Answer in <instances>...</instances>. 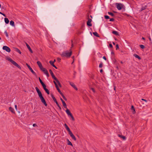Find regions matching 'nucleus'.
Wrapping results in <instances>:
<instances>
[{
  "instance_id": "7c9ffc66",
  "label": "nucleus",
  "mask_w": 152,
  "mask_h": 152,
  "mask_svg": "<svg viewBox=\"0 0 152 152\" xmlns=\"http://www.w3.org/2000/svg\"><path fill=\"white\" fill-rule=\"evenodd\" d=\"M39 81L42 85H43L44 84H45L43 83V82L42 81V80L39 77Z\"/></svg>"
},
{
  "instance_id": "49530a36",
  "label": "nucleus",
  "mask_w": 152,
  "mask_h": 152,
  "mask_svg": "<svg viewBox=\"0 0 152 152\" xmlns=\"http://www.w3.org/2000/svg\"><path fill=\"white\" fill-rule=\"evenodd\" d=\"M109 47L110 48H113V46L111 44H109Z\"/></svg>"
},
{
  "instance_id": "5701e85b",
  "label": "nucleus",
  "mask_w": 152,
  "mask_h": 152,
  "mask_svg": "<svg viewBox=\"0 0 152 152\" xmlns=\"http://www.w3.org/2000/svg\"><path fill=\"white\" fill-rule=\"evenodd\" d=\"M93 34L95 36L97 37H99V34H98L97 33V32H93Z\"/></svg>"
},
{
  "instance_id": "774afa93",
  "label": "nucleus",
  "mask_w": 152,
  "mask_h": 152,
  "mask_svg": "<svg viewBox=\"0 0 152 152\" xmlns=\"http://www.w3.org/2000/svg\"><path fill=\"white\" fill-rule=\"evenodd\" d=\"M88 19H91L89 17H88Z\"/></svg>"
},
{
  "instance_id": "9b49d317",
  "label": "nucleus",
  "mask_w": 152,
  "mask_h": 152,
  "mask_svg": "<svg viewBox=\"0 0 152 152\" xmlns=\"http://www.w3.org/2000/svg\"><path fill=\"white\" fill-rule=\"evenodd\" d=\"M70 135V136L72 137V139H73L74 140L76 141V138L75 137V136L73 135L72 132H71L69 134Z\"/></svg>"
},
{
  "instance_id": "8fccbe9b",
  "label": "nucleus",
  "mask_w": 152,
  "mask_h": 152,
  "mask_svg": "<svg viewBox=\"0 0 152 152\" xmlns=\"http://www.w3.org/2000/svg\"><path fill=\"white\" fill-rule=\"evenodd\" d=\"M0 14H2V15H3L4 16L6 17L5 15L4 14L1 13V12H0Z\"/></svg>"
},
{
  "instance_id": "f8f14e48",
  "label": "nucleus",
  "mask_w": 152,
  "mask_h": 152,
  "mask_svg": "<svg viewBox=\"0 0 152 152\" xmlns=\"http://www.w3.org/2000/svg\"><path fill=\"white\" fill-rule=\"evenodd\" d=\"M61 100L63 103V105L64 107L65 108H67V106L65 102L63 100L62 98H61Z\"/></svg>"
},
{
  "instance_id": "052dcab7",
  "label": "nucleus",
  "mask_w": 152,
  "mask_h": 152,
  "mask_svg": "<svg viewBox=\"0 0 152 152\" xmlns=\"http://www.w3.org/2000/svg\"><path fill=\"white\" fill-rule=\"evenodd\" d=\"M111 54H113V51H112L111 52Z\"/></svg>"
},
{
  "instance_id": "c85d7f7f",
  "label": "nucleus",
  "mask_w": 152,
  "mask_h": 152,
  "mask_svg": "<svg viewBox=\"0 0 152 152\" xmlns=\"http://www.w3.org/2000/svg\"><path fill=\"white\" fill-rule=\"evenodd\" d=\"M46 92L48 94H50V92H49V91L48 90V89H47V88H46V89H44Z\"/></svg>"
},
{
  "instance_id": "3c124183",
  "label": "nucleus",
  "mask_w": 152,
  "mask_h": 152,
  "mask_svg": "<svg viewBox=\"0 0 152 152\" xmlns=\"http://www.w3.org/2000/svg\"><path fill=\"white\" fill-rule=\"evenodd\" d=\"M15 108L16 110H17V106L16 105H15Z\"/></svg>"
},
{
  "instance_id": "f257e3e1",
  "label": "nucleus",
  "mask_w": 152,
  "mask_h": 152,
  "mask_svg": "<svg viewBox=\"0 0 152 152\" xmlns=\"http://www.w3.org/2000/svg\"><path fill=\"white\" fill-rule=\"evenodd\" d=\"M35 89L38 94L39 97L40 99L41 100V102L44 104L45 105V106H47V104L46 102V101L44 98L42 96V94L39 90V89L37 87H36L35 88Z\"/></svg>"
},
{
  "instance_id": "c756f323",
  "label": "nucleus",
  "mask_w": 152,
  "mask_h": 152,
  "mask_svg": "<svg viewBox=\"0 0 152 152\" xmlns=\"http://www.w3.org/2000/svg\"><path fill=\"white\" fill-rule=\"evenodd\" d=\"M131 109H132V110H133V113H135V110L134 108V107H133V106L132 105V106Z\"/></svg>"
},
{
  "instance_id": "20e7f679",
  "label": "nucleus",
  "mask_w": 152,
  "mask_h": 152,
  "mask_svg": "<svg viewBox=\"0 0 152 152\" xmlns=\"http://www.w3.org/2000/svg\"><path fill=\"white\" fill-rule=\"evenodd\" d=\"M8 60L11 62L14 65L16 66L19 69H21L20 66L15 61L13 60L11 58H8Z\"/></svg>"
},
{
  "instance_id": "4d7b16f0",
  "label": "nucleus",
  "mask_w": 152,
  "mask_h": 152,
  "mask_svg": "<svg viewBox=\"0 0 152 152\" xmlns=\"http://www.w3.org/2000/svg\"><path fill=\"white\" fill-rule=\"evenodd\" d=\"M55 102L56 103V105H57L58 104V102L57 101Z\"/></svg>"
},
{
  "instance_id": "f704fd0d",
  "label": "nucleus",
  "mask_w": 152,
  "mask_h": 152,
  "mask_svg": "<svg viewBox=\"0 0 152 152\" xmlns=\"http://www.w3.org/2000/svg\"><path fill=\"white\" fill-rule=\"evenodd\" d=\"M115 47H116V50H118V49H119V46H118V44H117L116 45Z\"/></svg>"
},
{
  "instance_id": "6ab92c4d",
  "label": "nucleus",
  "mask_w": 152,
  "mask_h": 152,
  "mask_svg": "<svg viewBox=\"0 0 152 152\" xmlns=\"http://www.w3.org/2000/svg\"><path fill=\"white\" fill-rule=\"evenodd\" d=\"M9 110L12 113H15V112L13 108H12L11 107H10L9 108Z\"/></svg>"
},
{
  "instance_id": "c03bdc74",
  "label": "nucleus",
  "mask_w": 152,
  "mask_h": 152,
  "mask_svg": "<svg viewBox=\"0 0 152 152\" xmlns=\"http://www.w3.org/2000/svg\"><path fill=\"white\" fill-rule=\"evenodd\" d=\"M57 106L58 107V108H59V109H60V110H61V106L59 105L58 104L57 105Z\"/></svg>"
},
{
  "instance_id": "13d9d810",
  "label": "nucleus",
  "mask_w": 152,
  "mask_h": 152,
  "mask_svg": "<svg viewBox=\"0 0 152 152\" xmlns=\"http://www.w3.org/2000/svg\"><path fill=\"white\" fill-rule=\"evenodd\" d=\"M142 39L144 40H145V38L144 37H142Z\"/></svg>"
},
{
  "instance_id": "393cba45",
  "label": "nucleus",
  "mask_w": 152,
  "mask_h": 152,
  "mask_svg": "<svg viewBox=\"0 0 152 152\" xmlns=\"http://www.w3.org/2000/svg\"><path fill=\"white\" fill-rule=\"evenodd\" d=\"M53 82H54V84H55V85L57 89V90L58 89H59V88H58V86L56 83V81H53Z\"/></svg>"
},
{
  "instance_id": "37998d69",
  "label": "nucleus",
  "mask_w": 152,
  "mask_h": 152,
  "mask_svg": "<svg viewBox=\"0 0 152 152\" xmlns=\"http://www.w3.org/2000/svg\"><path fill=\"white\" fill-rule=\"evenodd\" d=\"M57 106L58 107V108H59V109H60V110H61V106L59 105L58 104L57 105Z\"/></svg>"
},
{
  "instance_id": "09e8293b",
  "label": "nucleus",
  "mask_w": 152,
  "mask_h": 152,
  "mask_svg": "<svg viewBox=\"0 0 152 152\" xmlns=\"http://www.w3.org/2000/svg\"><path fill=\"white\" fill-rule=\"evenodd\" d=\"M37 125L36 124H33V126H34V127H36V126H37Z\"/></svg>"
},
{
  "instance_id": "b1692460",
  "label": "nucleus",
  "mask_w": 152,
  "mask_h": 152,
  "mask_svg": "<svg viewBox=\"0 0 152 152\" xmlns=\"http://www.w3.org/2000/svg\"><path fill=\"white\" fill-rule=\"evenodd\" d=\"M115 35L119 37L120 35L119 34V32H118L115 31Z\"/></svg>"
},
{
  "instance_id": "4c0bfd02",
  "label": "nucleus",
  "mask_w": 152,
  "mask_h": 152,
  "mask_svg": "<svg viewBox=\"0 0 152 152\" xmlns=\"http://www.w3.org/2000/svg\"><path fill=\"white\" fill-rule=\"evenodd\" d=\"M70 116L71 117L72 120L73 121H74L75 119H74V117L72 116V115H70Z\"/></svg>"
},
{
  "instance_id": "bf43d9fd",
  "label": "nucleus",
  "mask_w": 152,
  "mask_h": 152,
  "mask_svg": "<svg viewBox=\"0 0 152 152\" xmlns=\"http://www.w3.org/2000/svg\"><path fill=\"white\" fill-rule=\"evenodd\" d=\"M110 20V21H113L114 20Z\"/></svg>"
},
{
  "instance_id": "79ce46f5",
  "label": "nucleus",
  "mask_w": 152,
  "mask_h": 152,
  "mask_svg": "<svg viewBox=\"0 0 152 152\" xmlns=\"http://www.w3.org/2000/svg\"><path fill=\"white\" fill-rule=\"evenodd\" d=\"M104 18L105 19H107L109 18V16L107 15H105L104 16Z\"/></svg>"
},
{
  "instance_id": "473e14b6",
  "label": "nucleus",
  "mask_w": 152,
  "mask_h": 152,
  "mask_svg": "<svg viewBox=\"0 0 152 152\" xmlns=\"http://www.w3.org/2000/svg\"><path fill=\"white\" fill-rule=\"evenodd\" d=\"M140 48L142 49H144V48H145V46L142 45H140Z\"/></svg>"
},
{
  "instance_id": "4468645a",
  "label": "nucleus",
  "mask_w": 152,
  "mask_h": 152,
  "mask_svg": "<svg viewBox=\"0 0 152 152\" xmlns=\"http://www.w3.org/2000/svg\"><path fill=\"white\" fill-rule=\"evenodd\" d=\"M37 63L38 65L39 66V67L40 69H41L43 67L42 64L39 61H37Z\"/></svg>"
},
{
  "instance_id": "2eb2a0df",
  "label": "nucleus",
  "mask_w": 152,
  "mask_h": 152,
  "mask_svg": "<svg viewBox=\"0 0 152 152\" xmlns=\"http://www.w3.org/2000/svg\"><path fill=\"white\" fill-rule=\"evenodd\" d=\"M26 46H27L28 48V49L29 51L31 53H33V51L32 50H31V48L29 45L27 43H26Z\"/></svg>"
},
{
  "instance_id": "ddd939ff",
  "label": "nucleus",
  "mask_w": 152,
  "mask_h": 152,
  "mask_svg": "<svg viewBox=\"0 0 152 152\" xmlns=\"http://www.w3.org/2000/svg\"><path fill=\"white\" fill-rule=\"evenodd\" d=\"M91 21L92 20H88L87 22V24L88 26H92V24L91 23Z\"/></svg>"
},
{
  "instance_id": "ea45409f",
  "label": "nucleus",
  "mask_w": 152,
  "mask_h": 152,
  "mask_svg": "<svg viewBox=\"0 0 152 152\" xmlns=\"http://www.w3.org/2000/svg\"><path fill=\"white\" fill-rule=\"evenodd\" d=\"M4 33L6 35V36L7 37H8V33L6 31H5L4 32Z\"/></svg>"
},
{
  "instance_id": "a878e982",
  "label": "nucleus",
  "mask_w": 152,
  "mask_h": 152,
  "mask_svg": "<svg viewBox=\"0 0 152 152\" xmlns=\"http://www.w3.org/2000/svg\"><path fill=\"white\" fill-rule=\"evenodd\" d=\"M51 97H52V98H53V101H54V102H56V99L55 97H54L53 95V94H51Z\"/></svg>"
},
{
  "instance_id": "58836bf2",
  "label": "nucleus",
  "mask_w": 152,
  "mask_h": 152,
  "mask_svg": "<svg viewBox=\"0 0 152 152\" xmlns=\"http://www.w3.org/2000/svg\"><path fill=\"white\" fill-rule=\"evenodd\" d=\"M103 64L102 63H101L100 64L99 67V68H102V67Z\"/></svg>"
},
{
  "instance_id": "338daca9",
  "label": "nucleus",
  "mask_w": 152,
  "mask_h": 152,
  "mask_svg": "<svg viewBox=\"0 0 152 152\" xmlns=\"http://www.w3.org/2000/svg\"><path fill=\"white\" fill-rule=\"evenodd\" d=\"M115 40H117V39H115Z\"/></svg>"
},
{
  "instance_id": "cd10ccee",
  "label": "nucleus",
  "mask_w": 152,
  "mask_h": 152,
  "mask_svg": "<svg viewBox=\"0 0 152 152\" xmlns=\"http://www.w3.org/2000/svg\"><path fill=\"white\" fill-rule=\"evenodd\" d=\"M67 141H68V145H71L72 146V143L71 142L69 141V140L68 139L67 140Z\"/></svg>"
},
{
  "instance_id": "72a5a7b5",
  "label": "nucleus",
  "mask_w": 152,
  "mask_h": 152,
  "mask_svg": "<svg viewBox=\"0 0 152 152\" xmlns=\"http://www.w3.org/2000/svg\"><path fill=\"white\" fill-rule=\"evenodd\" d=\"M108 13L109 15H111L112 16H113L114 15L111 12H108Z\"/></svg>"
},
{
  "instance_id": "a18cd8bd",
  "label": "nucleus",
  "mask_w": 152,
  "mask_h": 152,
  "mask_svg": "<svg viewBox=\"0 0 152 152\" xmlns=\"http://www.w3.org/2000/svg\"><path fill=\"white\" fill-rule=\"evenodd\" d=\"M57 60L58 62H60L61 61V59L59 58H57Z\"/></svg>"
},
{
  "instance_id": "6e6552de",
  "label": "nucleus",
  "mask_w": 152,
  "mask_h": 152,
  "mask_svg": "<svg viewBox=\"0 0 152 152\" xmlns=\"http://www.w3.org/2000/svg\"><path fill=\"white\" fill-rule=\"evenodd\" d=\"M3 49L6 50L7 52H10L11 51L10 48L6 46H4L2 48Z\"/></svg>"
},
{
  "instance_id": "bb28decb",
  "label": "nucleus",
  "mask_w": 152,
  "mask_h": 152,
  "mask_svg": "<svg viewBox=\"0 0 152 152\" xmlns=\"http://www.w3.org/2000/svg\"><path fill=\"white\" fill-rule=\"evenodd\" d=\"M10 24L12 26H14V23L13 20H11L10 23Z\"/></svg>"
},
{
  "instance_id": "e2e57ef3",
  "label": "nucleus",
  "mask_w": 152,
  "mask_h": 152,
  "mask_svg": "<svg viewBox=\"0 0 152 152\" xmlns=\"http://www.w3.org/2000/svg\"><path fill=\"white\" fill-rule=\"evenodd\" d=\"M73 47V44H72V47L71 48H72Z\"/></svg>"
},
{
  "instance_id": "f03ea898",
  "label": "nucleus",
  "mask_w": 152,
  "mask_h": 152,
  "mask_svg": "<svg viewBox=\"0 0 152 152\" xmlns=\"http://www.w3.org/2000/svg\"><path fill=\"white\" fill-rule=\"evenodd\" d=\"M72 53V51L70 50L69 51H66L63 52L61 55L62 57H69L71 56Z\"/></svg>"
},
{
  "instance_id": "7ed1b4c3",
  "label": "nucleus",
  "mask_w": 152,
  "mask_h": 152,
  "mask_svg": "<svg viewBox=\"0 0 152 152\" xmlns=\"http://www.w3.org/2000/svg\"><path fill=\"white\" fill-rule=\"evenodd\" d=\"M49 71L52 77L54 80H55L56 81V82L57 83L59 87H61V86L60 83L59 81L58 80V79L55 77V76L54 75L52 70L51 69H50L49 70Z\"/></svg>"
},
{
  "instance_id": "680f3d73",
  "label": "nucleus",
  "mask_w": 152,
  "mask_h": 152,
  "mask_svg": "<svg viewBox=\"0 0 152 152\" xmlns=\"http://www.w3.org/2000/svg\"><path fill=\"white\" fill-rule=\"evenodd\" d=\"M112 33H113V34H114V31H112Z\"/></svg>"
},
{
  "instance_id": "69168bd1",
  "label": "nucleus",
  "mask_w": 152,
  "mask_h": 152,
  "mask_svg": "<svg viewBox=\"0 0 152 152\" xmlns=\"http://www.w3.org/2000/svg\"><path fill=\"white\" fill-rule=\"evenodd\" d=\"M114 42H113V45H114Z\"/></svg>"
},
{
  "instance_id": "0e129e2a",
  "label": "nucleus",
  "mask_w": 152,
  "mask_h": 152,
  "mask_svg": "<svg viewBox=\"0 0 152 152\" xmlns=\"http://www.w3.org/2000/svg\"><path fill=\"white\" fill-rule=\"evenodd\" d=\"M4 19H8L7 18H4Z\"/></svg>"
},
{
  "instance_id": "c9c22d12",
  "label": "nucleus",
  "mask_w": 152,
  "mask_h": 152,
  "mask_svg": "<svg viewBox=\"0 0 152 152\" xmlns=\"http://www.w3.org/2000/svg\"><path fill=\"white\" fill-rule=\"evenodd\" d=\"M5 23L7 24L9 22V20H4Z\"/></svg>"
},
{
  "instance_id": "1a4fd4ad",
  "label": "nucleus",
  "mask_w": 152,
  "mask_h": 152,
  "mask_svg": "<svg viewBox=\"0 0 152 152\" xmlns=\"http://www.w3.org/2000/svg\"><path fill=\"white\" fill-rule=\"evenodd\" d=\"M69 84L76 90H77V88L76 87L74 83L71 82H69Z\"/></svg>"
},
{
  "instance_id": "dca6fc26",
  "label": "nucleus",
  "mask_w": 152,
  "mask_h": 152,
  "mask_svg": "<svg viewBox=\"0 0 152 152\" xmlns=\"http://www.w3.org/2000/svg\"><path fill=\"white\" fill-rule=\"evenodd\" d=\"M49 63L53 67H54L56 69H57V67L54 64V61H49Z\"/></svg>"
},
{
  "instance_id": "a211bd4d",
  "label": "nucleus",
  "mask_w": 152,
  "mask_h": 152,
  "mask_svg": "<svg viewBox=\"0 0 152 152\" xmlns=\"http://www.w3.org/2000/svg\"><path fill=\"white\" fill-rule=\"evenodd\" d=\"M118 136L119 137L122 138L124 140H125L126 139V137L125 136L121 134H118Z\"/></svg>"
},
{
  "instance_id": "aec40b11",
  "label": "nucleus",
  "mask_w": 152,
  "mask_h": 152,
  "mask_svg": "<svg viewBox=\"0 0 152 152\" xmlns=\"http://www.w3.org/2000/svg\"><path fill=\"white\" fill-rule=\"evenodd\" d=\"M147 6H146V5L144 7H142L141 8V9L140 10V11H142L143 10H145V9H146L147 8Z\"/></svg>"
},
{
  "instance_id": "6e6d98bb",
  "label": "nucleus",
  "mask_w": 152,
  "mask_h": 152,
  "mask_svg": "<svg viewBox=\"0 0 152 152\" xmlns=\"http://www.w3.org/2000/svg\"><path fill=\"white\" fill-rule=\"evenodd\" d=\"M100 72L101 73H102L103 72V70L102 69H101L100 71Z\"/></svg>"
},
{
  "instance_id": "603ef678",
  "label": "nucleus",
  "mask_w": 152,
  "mask_h": 152,
  "mask_svg": "<svg viewBox=\"0 0 152 152\" xmlns=\"http://www.w3.org/2000/svg\"><path fill=\"white\" fill-rule=\"evenodd\" d=\"M103 58L105 60H106V58L105 56L103 57Z\"/></svg>"
},
{
  "instance_id": "de8ad7c7",
  "label": "nucleus",
  "mask_w": 152,
  "mask_h": 152,
  "mask_svg": "<svg viewBox=\"0 0 152 152\" xmlns=\"http://www.w3.org/2000/svg\"><path fill=\"white\" fill-rule=\"evenodd\" d=\"M91 90L93 91L94 92H95V91L94 90V89L93 88H91Z\"/></svg>"
},
{
  "instance_id": "4be33fe9",
  "label": "nucleus",
  "mask_w": 152,
  "mask_h": 152,
  "mask_svg": "<svg viewBox=\"0 0 152 152\" xmlns=\"http://www.w3.org/2000/svg\"><path fill=\"white\" fill-rule=\"evenodd\" d=\"M15 51H16V52H18V53H20V54H21V51H20V50L19 49H18V48H15Z\"/></svg>"
},
{
  "instance_id": "2f4dec72",
  "label": "nucleus",
  "mask_w": 152,
  "mask_h": 152,
  "mask_svg": "<svg viewBox=\"0 0 152 152\" xmlns=\"http://www.w3.org/2000/svg\"><path fill=\"white\" fill-rule=\"evenodd\" d=\"M61 95L62 96L63 98V99L65 100V101H66L67 100V99L65 97V96H64V95L63 94H61Z\"/></svg>"
},
{
  "instance_id": "f3484780",
  "label": "nucleus",
  "mask_w": 152,
  "mask_h": 152,
  "mask_svg": "<svg viewBox=\"0 0 152 152\" xmlns=\"http://www.w3.org/2000/svg\"><path fill=\"white\" fill-rule=\"evenodd\" d=\"M66 109V113L68 115H69V116L71 115L72 114L70 113L69 110L67 108Z\"/></svg>"
},
{
  "instance_id": "412c9836",
  "label": "nucleus",
  "mask_w": 152,
  "mask_h": 152,
  "mask_svg": "<svg viewBox=\"0 0 152 152\" xmlns=\"http://www.w3.org/2000/svg\"><path fill=\"white\" fill-rule=\"evenodd\" d=\"M134 56L135 58H137L139 59L140 60L141 59L140 57L138 55L136 54H134Z\"/></svg>"
},
{
  "instance_id": "9d476101",
  "label": "nucleus",
  "mask_w": 152,
  "mask_h": 152,
  "mask_svg": "<svg viewBox=\"0 0 152 152\" xmlns=\"http://www.w3.org/2000/svg\"><path fill=\"white\" fill-rule=\"evenodd\" d=\"M64 125L65 126V128L66 129V130L68 132H69V133H70V132H71V131L70 129L68 127V126H67V124H64Z\"/></svg>"
},
{
  "instance_id": "423d86ee",
  "label": "nucleus",
  "mask_w": 152,
  "mask_h": 152,
  "mask_svg": "<svg viewBox=\"0 0 152 152\" xmlns=\"http://www.w3.org/2000/svg\"><path fill=\"white\" fill-rule=\"evenodd\" d=\"M40 70L42 71L48 77L49 76L48 71L45 68L43 67Z\"/></svg>"
},
{
  "instance_id": "a19ab883",
  "label": "nucleus",
  "mask_w": 152,
  "mask_h": 152,
  "mask_svg": "<svg viewBox=\"0 0 152 152\" xmlns=\"http://www.w3.org/2000/svg\"><path fill=\"white\" fill-rule=\"evenodd\" d=\"M58 91V92L61 94H62V92H61V91L60 90L59 88L57 90Z\"/></svg>"
},
{
  "instance_id": "e433bc0d",
  "label": "nucleus",
  "mask_w": 152,
  "mask_h": 152,
  "mask_svg": "<svg viewBox=\"0 0 152 152\" xmlns=\"http://www.w3.org/2000/svg\"><path fill=\"white\" fill-rule=\"evenodd\" d=\"M42 87L44 88V89H46V86L45 85V84H44L43 85H42Z\"/></svg>"
},
{
  "instance_id": "39448f33",
  "label": "nucleus",
  "mask_w": 152,
  "mask_h": 152,
  "mask_svg": "<svg viewBox=\"0 0 152 152\" xmlns=\"http://www.w3.org/2000/svg\"><path fill=\"white\" fill-rule=\"evenodd\" d=\"M115 5L117 8L119 10H121L124 6L122 4L118 3H116Z\"/></svg>"
},
{
  "instance_id": "864d4df0",
  "label": "nucleus",
  "mask_w": 152,
  "mask_h": 152,
  "mask_svg": "<svg viewBox=\"0 0 152 152\" xmlns=\"http://www.w3.org/2000/svg\"><path fill=\"white\" fill-rule=\"evenodd\" d=\"M141 100H142L144 101H145V102H147V101H146L145 99H141Z\"/></svg>"
},
{
  "instance_id": "0eeeda50",
  "label": "nucleus",
  "mask_w": 152,
  "mask_h": 152,
  "mask_svg": "<svg viewBox=\"0 0 152 152\" xmlns=\"http://www.w3.org/2000/svg\"><path fill=\"white\" fill-rule=\"evenodd\" d=\"M26 65L31 72L34 75L36 76L37 75L36 73L31 68L30 66L27 63L26 64Z\"/></svg>"
},
{
  "instance_id": "5fc2aeb1",
  "label": "nucleus",
  "mask_w": 152,
  "mask_h": 152,
  "mask_svg": "<svg viewBox=\"0 0 152 152\" xmlns=\"http://www.w3.org/2000/svg\"><path fill=\"white\" fill-rule=\"evenodd\" d=\"M149 39L150 42H151V39L150 37H149Z\"/></svg>"
}]
</instances>
